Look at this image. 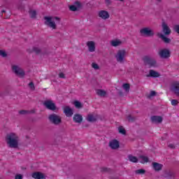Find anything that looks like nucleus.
Masks as SVG:
<instances>
[{
  "label": "nucleus",
  "mask_w": 179,
  "mask_h": 179,
  "mask_svg": "<svg viewBox=\"0 0 179 179\" xmlns=\"http://www.w3.org/2000/svg\"><path fill=\"white\" fill-rule=\"evenodd\" d=\"M6 142L9 148L13 149L19 148V136L15 133L8 134L6 136Z\"/></svg>",
  "instance_id": "f257e3e1"
},
{
  "label": "nucleus",
  "mask_w": 179,
  "mask_h": 179,
  "mask_svg": "<svg viewBox=\"0 0 179 179\" xmlns=\"http://www.w3.org/2000/svg\"><path fill=\"white\" fill-rule=\"evenodd\" d=\"M44 20L45 24L46 26H48V27H50V29H53V30H55V29H57V24H55V22L54 20H58V22H59V17L45 16Z\"/></svg>",
  "instance_id": "f03ea898"
},
{
  "label": "nucleus",
  "mask_w": 179,
  "mask_h": 179,
  "mask_svg": "<svg viewBox=\"0 0 179 179\" xmlns=\"http://www.w3.org/2000/svg\"><path fill=\"white\" fill-rule=\"evenodd\" d=\"M143 61L145 65H148L150 68H155V66H157V62L150 56H144Z\"/></svg>",
  "instance_id": "7ed1b4c3"
},
{
  "label": "nucleus",
  "mask_w": 179,
  "mask_h": 179,
  "mask_svg": "<svg viewBox=\"0 0 179 179\" xmlns=\"http://www.w3.org/2000/svg\"><path fill=\"white\" fill-rule=\"evenodd\" d=\"M48 119L49 121H50L52 124H54L55 125H59V124L62 122V119L61 118V116L55 113L50 115Z\"/></svg>",
  "instance_id": "20e7f679"
},
{
  "label": "nucleus",
  "mask_w": 179,
  "mask_h": 179,
  "mask_svg": "<svg viewBox=\"0 0 179 179\" xmlns=\"http://www.w3.org/2000/svg\"><path fill=\"white\" fill-rule=\"evenodd\" d=\"M126 54L127 51L125 49L118 50L117 55H115L116 61L120 64H122V62H124V59H125Z\"/></svg>",
  "instance_id": "39448f33"
},
{
  "label": "nucleus",
  "mask_w": 179,
  "mask_h": 179,
  "mask_svg": "<svg viewBox=\"0 0 179 179\" xmlns=\"http://www.w3.org/2000/svg\"><path fill=\"white\" fill-rule=\"evenodd\" d=\"M140 33L141 36H145V37H153V36H155V32L149 27L141 29Z\"/></svg>",
  "instance_id": "423d86ee"
},
{
  "label": "nucleus",
  "mask_w": 179,
  "mask_h": 179,
  "mask_svg": "<svg viewBox=\"0 0 179 179\" xmlns=\"http://www.w3.org/2000/svg\"><path fill=\"white\" fill-rule=\"evenodd\" d=\"M43 106L45 107V108L50 110L51 111H55V110H57V106L52 100L45 101L43 102Z\"/></svg>",
  "instance_id": "0eeeda50"
},
{
  "label": "nucleus",
  "mask_w": 179,
  "mask_h": 179,
  "mask_svg": "<svg viewBox=\"0 0 179 179\" xmlns=\"http://www.w3.org/2000/svg\"><path fill=\"white\" fill-rule=\"evenodd\" d=\"M12 71L20 78H23V76H24V71H23L22 68L19 67V66L13 65Z\"/></svg>",
  "instance_id": "6e6552de"
},
{
  "label": "nucleus",
  "mask_w": 179,
  "mask_h": 179,
  "mask_svg": "<svg viewBox=\"0 0 179 179\" xmlns=\"http://www.w3.org/2000/svg\"><path fill=\"white\" fill-rule=\"evenodd\" d=\"M158 55L160 57V58L167 59V58H170V50H169L168 49L160 50L158 52Z\"/></svg>",
  "instance_id": "1a4fd4ad"
},
{
  "label": "nucleus",
  "mask_w": 179,
  "mask_h": 179,
  "mask_svg": "<svg viewBox=\"0 0 179 179\" xmlns=\"http://www.w3.org/2000/svg\"><path fill=\"white\" fill-rule=\"evenodd\" d=\"M98 16L101 19H103V20H107V19L110 18V14L104 10L99 11Z\"/></svg>",
  "instance_id": "9d476101"
},
{
  "label": "nucleus",
  "mask_w": 179,
  "mask_h": 179,
  "mask_svg": "<svg viewBox=\"0 0 179 179\" xmlns=\"http://www.w3.org/2000/svg\"><path fill=\"white\" fill-rule=\"evenodd\" d=\"M109 148L113 150L118 149L120 148V141L115 139L110 141L109 142Z\"/></svg>",
  "instance_id": "9b49d317"
},
{
  "label": "nucleus",
  "mask_w": 179,
  "mask_h": 179,
  "mask_svg": "<svg viewBox=\"0 0 179 179\" xmlns=\"http://www.w3.org/2000/svg\"><path fill=\"white\" fill-rule=\"evenodd\" d=\"M75 5L69 6V10H71V12H76V10H78L79 9H80V8H82V3H80V2L79 1H76Z\"/></svg>",
  "instance_id": "f8f14e48"
},
{
  "label": "nucleus",
  "mask_w": 179,
  "mask_h": 179,
  "mask_svg": "<svg viewBox=\"0 0 179 179\" xmlns=\"http://www.w3.org/2000/svg\"><path fill=\"white\" fill-rule=\"evenodd\" d=\"M86 45L87 47H88V50L90 52H94V51H96V43H94V41H87Z\"/></svg>",
  "instance_id": "ddd939ff"
},
{
  "label": "nucleus",
  "mask_w": 179,
  "mask_h": 179,
  "mask_svg": "<svg viewBox=\"0 0 179 179\" xmlns=\"http://www.w3.org/2000/svg\"><path fill=\"white\" fill-rule=\"evenodd\" d=\"M162 31L165 36H169V34H171V29H170V27H169V25H167L166 22L162 23Z\"/></svg>",
  "instance_id": "4468645a"
},
{
  "label": "nucleus",
  "mask_w": 179,
  "mask_h": 179,
  "mask_svg": "<svg viewBox=\"0 0 179 179\" xmlns=\"http://www.w3.org/2000/svg\"><path fill=\"white\" fill-rule=\"evenodd\" d=\"M171 90L175 93L177 96H179V83L175 82L172 84Z\"/></svg>",
  "instance_id": "2eb2a0df"
},
{
  "label": "nucleus",
  "mask_w": 179,
  "mask_h": 179,
  "mask_svg": "<svg viewBox=\"0 0 179 179\" xmlns=\"http://www.w3.org/2000/svg\"><path fill=\"white\" fill-rule=\"evenodd\" d=\"M63 110L66 117H72L73 115V110L69 106H65Z\"/></svg>",
  "instance_id": "dca6fc26"
},
{
  "label": "nucleus",
  "mask_w": 179,
  "mask_h": 179,
  "mask_svg": "<svg viewBox=\"0 0 179 179\" xmlns=\"http://www.w3.org/2000/svg\"><path fill=\"white\" fill-rule=\"evenodd\" d=\"M151 121L155 124H160L163 122V118L162 116H152L151 117Z\"/></svg>",
  "instance_id": "f3484780"
},
{
  "label": "nucleus",
  "mask_w": 179,
  "mask_h": 179,
  "mask_svg": "<svg viewBox=\"0 0 179 179\" xmlns=\"http://www.w3.org/2000/svg\"><path fill=\"white\" fill-rule=\"evenodd\" d=\"M73 121L77 124H80L83 121V117L81 115L76 114L73 117Z\"/></svg>",
  "instance_id": "a211bd4d"
},
{
  "label": "nucleus",
  "mask_w": 179,
  "mask_h": 179,
  "mask_svg": "<svg viewBox=\"0 0 179 179\" xmlns=\"http://www.w3.org/2000/svg\"><path fill=\"white\" fill-rule=\"evenodd\" d=\"M159 76L160 74L155 70H150L149 74L146 76L147 78H159Z\"/></svg>",
  "instance_id": "6ab92c4d"
},
{
  "label": "nucleus",
  "mask_w": 179,
  "mask_h": 179,
  "mask_svg": "<svg viewBox=\"0 0 179 179\" xmlns=\"http://www.w3.org/2000/svg\"><path fill=\"white\" fill-rule=\"evenodd\" d=\"M158 36L159 37V38H162V41H164L165 44H169L171 42V39L166 37V36H164V34H158Z\"/></svg>",
  "instance_id": "aec40b11"
},
{
  "label": "nucleus",
  "mask_w": 179,
  "mask_h": 179,
  "mask_svg": "<svg viewBox=\"0 0 179 179\" xmlns=\"http://www.w3.org/2000/svg\"><path fill=\"white\" fill-rule=\"evenodd\" d=\"M152 167L155 171H160L162 169H163V165L161 164H159L157 162H153L152 163Z\"/></svg>",
  "instance_id": "412c9836"
},
{
  "label": "nucleus",
  "mask_w": 179,
  "mask_h": 179,
  "mask_svg": "<svg viewBox=\"0 0 179 179\" xmlns=\"http://www.w3.org/2000/svg\"><path fill=\"white\" fill-rule=\"evenodd\" d=\"M32 178L36 179H44V174L40 172H34L32 173Z\"/></svg>",
  "instance_id": "4be33fe9"
},
{
  "label": "nucleus",
  "mask_w": 179,
  "mask_h": 179,
  "mask_svg": "<svg viewBox=\"0 0 179 179\" xmlns=\"http://www.w3.org/2000/svg\"><path fill=\"white\" fill-rule=\"evenodd\" d=\"M36 111L34 110H22L19 111V114L21 115H26V114H34Z\"/></svg>",
  "instance_id": "5701e85b"
},
{
  "label": "nucleus",
  "mask_w": 179,
  "mask_h": 179,
  "mask_svg": "<svg viewBox=\"0 0 179 179\" xmlns=\"http://www.w3.org/2000/svg\"><path fill=\"white\" fill-rule=\"evenodd\" d=\"M87 121H88V122H95V121H97V117L92 114H90L87 117Z\"/></svg>",
  "instance_id": "b1692460"
},
{
  "label": "nucleus",
  "mask_w": 179,
  "mask_h": 179,
  "mask_svg": "<svg viewBox=\"0 0 179 179\" xmlns=\"http://www.w3.org/2000/svg\"><path fill=\"white\" fill-rule=\"evenodd\" d=\"M128 159H129V162H131V163H138V157H136L132 155H129Z\"/></svg>",
  "instance_id": "393cba45"
},
{
  "label": "nucleus",
  "mask_w": 179,
  "mask_h": 179,
  "mask_svg": "<svg viewBox=\"0 0 179 179\" xmlns=\"http://www.w3.org/2000/svg\"><path fill=\"white\" fill-rule=\"evenodd\" d=\"M96 94L101 97H105V96L107 94V92L103 90H97Z\"/></svg>",
  "instance_id": "a878e982"
},
{
  "label": "nucleus",
  "mask_w": 179,
  "mask_h": 179,
  "mask_svg": "<svg viewBox=\"0 0 179 179\" xmlns=\"http://www.w3.org/2000/svg\"><path fill=\"white\" fill-rule=\"evenodd\" d=\"M122 44V42L120 40H115L111 41V45L113 47H118V45H121Z\"/></svg>",
  "instance_id": "bb28decb"
},
{
  "label": "nucleus",
  "mask_w": 179,
  "mask_h": 179,
  "mask_svg": "<svg viewBox=\"0 0 179 179\" xmlns=\"http://www.w3.org/2000/svg\"><path fill=\"white\" fill-rule=\"evenodd\" d=\"M29 16L31 19H36V16H37V12L34 10H29Z\"/></svg>",
  "instance_id": "cd10ccee"
},
{
  "label": "nucleus",
  "mask_w": 179,
  "mask_h": 179,
  "mask_svg": "<svg viewBox=\"0 0 179 179\" xmlns=\"http://www.w3.org/2000/svg\"><path fill=\"white\" fill-rule=\"evenodd\" d=\"M139 159H141V160H143V162H141V163L142 164L148 163L149 162V158L146 156L140 155Z\"/></svg>",
  "instance_id": "c85d7f7f"
},
{
  "label": "nucleus",
  "mask_w": 179,
  "mask_h": 179,
  "mask_svg": "<svg viewBox=\"0 0 179 179\" xmlns=\"http://www.w3.org/2000/svg\"><path fill=\"white\" fill-rule=\"evenodd\" d=\"M122 87L124 89V90H125V92H129V90L131 89V85H129V83H124L122 85Z\"/></svg>",
  "instance_id": "c756f323"
},
{
  "label": "nucleus",
  "mask_w": 179,
  "mask_h": 179,
  "mask_svg": "<svg viewBox=\"0 0 179 179\" xmlns=\"http://www.w3.org/2000/svg\"><path fill=\"white\" fill-rule=\"evenodd\" d=\"M74 106L76 108H82V103L79 101H75Z\"/></svg>",
  "instance_id": "7c9ffc66"
},
{
  "label": "nucleus",
  "mask_w": 179,
  "mask_h": 179,
  "mask_svg": "<svg viewBox=\"0 0 179 179\" xmlns=\"http://www.w3.org/2000/svg\"><path fill=\"white\" fill-rule=\"evenodd\" d=\"M119 133L120 134H122V135H125L126 131H125V129H124V127L122 126H120L119 128Z\"/></svg>",
  "instance_id": "2f4dec72"
},
{
  "label": "nucleus",
  "mask_w": 179,
  "mask_h": 179,
  "mask_svg": "<svg viewBox=\"0 0 179 179\" xmlns=\"http://www.w3.org/2000/svg\"><path fill=\"white\" fill-rule=\"evenodd\" d=\"M127 120H128V122H134L135 121L136 118L134 117H132V115H129L127 116Z\"/></svg>",
  "instance_id": "473e14b6"
},
{
  "label": "nucleus",
  "mask_w": 179,
  "mask_h": 179,
  "mask_svg": "<svg viewBox=\"0 0 179 179\" xmlns=\"http://www.w3.org/2000/svg\"><path fill=\"white\" fill-rule=\"evenodd\" d=\"M136 174H145L146 173V171L145 169H138L135 171Z\"/></svg>",
  "instance_id": "72a5a7b5"
},
{
  "label": "nucleus",
  "mask_w": 179,
  "mask_h": 179,
  "mask_svg": "<svg viewBox=\"0 0 179 179\" xmlns=\"http://www.w3.org/2000/svg\"><path fill=\"white\" fill-rule=\"evenodd\" d=\"M32 51L36 52V54H40V52H41V50L38 48H33Z\"/></svg>",
  "instance_id": "f704fd0d"
},
{
  "label": "nucleus",
  "mask_w": 179,
  "mask_h": 179,
  "mask_svg": "<svg viewBox=\"0 0 179 179\" xmlns=\"http://www.w3.org/2000/svg\"><path fill=\"white\" fill-rule=\"evenodd\" d=\"M173 30H174L176 33H178V34H179V25H178V24L175 25V26L173 27Z\"/></svg>",
  "instance_id": "c9c22d12"
},
{
  "label": "nucleus",
  "mask_w": 179,
  "mask_h": 179,
  "mask_svg": "<svg viewBox=\"0 0 179 179\" xmlns=\"http://www.w3.org/2000/svg\"><path fill=\"white\" fill-rule=\"evenodd\" d=\"M0 55L1 57H3V58H5V57H7L8 55L6 54V52L5 51L3 50H0Z\"/></svg>",
  "instance_id": "e433bc0d"
},
{
  "label": "nucleus",
  "mask_w": 179,
  "mask_h": 179,
  "mask_svg": "<svg viewBox=\"0 0 179 179\" xmlns=\"http://www.w3.org/2000/svg\"><path fill=\"white\" fill-rule=\"evenodd\" d=\"M92 66L94 69H99V64L96 63H92Z\"/></svg>",
  "instance_id": "4c0bfd02"
},
{
  "label": "nucleus",
  "mask_w": 179,
  "mask_h": 179,
  "mask_svg": "<svg viewBox=\"0 0 179 179\" xmlns=\"http://www.w3.org/2000/svg\"><path fill=\"white\" fill-rule=\"evenodd\" d=\"M29 86L30 89H32V90H34V89H36V87H34V83L33 82L29 83Z\"/></svg>",
  "instance_id": "58836bf2"
},
{
  "label": "nucleus",
  "mask_w": 179,
  "mask_h": 179,
  "mask_svg": "<svg viewBox=\"0 0 179 179\" xmlns=\"http://www.w3.org/2000/svg\"><path fill=\"white\" fill-rule=\"evenodd\" d=\"M171 104L172 106H177L178 104V101L176 99H172Z\"/></svg>",
  "instance_id": "ea45409f"
},
{
  "label": "nucleus",
  "mask_w": 179,
  "mask_h": 179,
  "mask_svg": "<svg viewBox=\"0 0 179 179\" xmlns=\"http://www.w3.org/2000/svg\"><path fill=\"white\" fill-rule=\"evenodd\" d=\"M59 78H60L61 79H65V74H64V73H59Z\"/></svg>",
  "instance_id": "a19ab883"
},
{
  "label": "nucleus",
  "mask_w": 179,
  "mask_h": 179,
  "mask_svg": "<svg viewBox=\"0 0 179 179\" xmlns=\"http://www.w3.org/2000/svg\"><path fill=\"white\" fill-rule=\"evenodd\" d=\"M15 179H23V176L21 174H17L15 175Z\"/></svg>",
  "instance_id": "79ce46f5"
},
{
  "label": "nucleus",
  "mask_w": 179,
  "mask_h": 179,
  "mask_svg": "<svg viewBox=\"0 0 179 179\" xmlns=\"http://www.w3.org/2000/svg\"><path fill=\"white\" fill-rule=\"evenodd\" d=\"M150 97H153V96H156V91H151L150 93Z\"/></svg>",
  "instance_id": "37998d69"
},
{
  "label": "nucleus",
  "mask_w": 179,
  "mask_h": 179,
  "mask_svg": "<svg viewBox=\"0 0 179 179\" xmlns=\"http://www.w3.org/2000/svg\"><path fill=\"white\" fill-rule=\"evenodd\" d=\"M101 171L106 173L107 171H110V169H108L107 168H101Z\"/></svg>",
  "instance_id": "c03bdc74"
},
{
  "label": "nucleus",
  "mask_w": 179,
  "mask_h": 179,
  "mask_svg": "<svg viewBox=\"0 0 179 179\" xmlns=\"http://www.w3.org/2000/svg\"><path fill=\"white\" fill-rule=\"evenodd\" d=\"M106 4L108 6L110 5H111V1L110 0H106L105 1Z\"/></svg>",
  "instance_id": "a18cd8bd"
},
{
  "label": "nucleus",
  "mask_w": 179,
  "mask_h": 179,
  "mask_svg": "<svg viewBox=\"0 0 179 179\" xmlns=\"http://www.w3.org/2000/svg\"><path fill=\"white\" fill-rule=\"evenodd\" d=\"M169 148H171V149H174V144H169Z\"/></svg>",
  "instance_id": "49530a36"
},
{
  "label": "nucleus",
  "mask_w": 179,
  "mask_h": 179,
  "mask_svg": "<svg viewBox=\"0 0 179 179\" xmlns=\"http://www.w3.org/2000/svg\"><path fill=\"white\" fill-rule=\"evenodd\" d=\"M1 12L2 13H5L6 11L5 10H3Z\"/></svg>",
  "instance_id": "de8ad7c7"
},
{
  "label": "nucleus",
  "mask_w": 179,
  "mask_h": 179,
  "mask_svg": "<svg viewBox=\"0 0 179 179\" xmlns=\"http://www.w3.org/2000/svg\"><path fill=\"white\" fill-rule=\"evenodd\" d=\"M119 1H120V2H124V0H119Z\"/></svg>",
  "instance_id": "09e8293b"
},
{
  "label": "nucleus",
  "mask_w": 179,
  "mask_h": 179,
  "mask_svg": "<svg viewBox=\"0 0 179 179\" xmlns=\"http://www.w3.org/2000/svg\"><path fill=\"white\" fill-rule=\"evenodd\" d=\"M157 1H161V0H157Z\"/></svg>",
  "instance_id": "8fccbe9b"
}]
</instances>
